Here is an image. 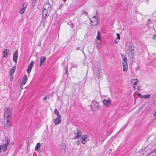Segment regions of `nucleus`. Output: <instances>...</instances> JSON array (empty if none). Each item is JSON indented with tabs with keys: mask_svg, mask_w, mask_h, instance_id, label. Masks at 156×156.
<instances>
[{
	"mask_svg": "<svg viewBox=\"0 0 156 156\" xmlns=\"http://www.w3.org/2000/svg\"><path fill=\"white\" fill-rule=\"evenodd\" d=\"M9 53V49H6L3 51V57L4 58H6L8 56V54Z\"/></svg>",
	"mask_w": 156,
	"mask_h": 156,
	"instance_id": "obj_14",
	"label": "nucleus"
},
{
	"mask_svg": "<svg viewBox=\"0 0 156 156\" xmlns=\"http://www.w3.org/2000/svg\"><path fill=\"white\" fill-rule=\"evenodd\" d=\"M153 115H154V116H155V115H156V111H155L154 112V114H153Z\"/></svg>",
	"mask_w": 156,
	"mask_h": 156,
	"instance_id": "obj_42",
	"label": "nucleus"
},
{
	"mask_svg": "<svg viewBox=\"0 0 156 156\" xmlns=\"http://www.w3.org/2000/svg\"><path fill=\"white\" fill-rule=\"evenodd\" d=\"M97 13H98V12H97V11H96V15L97 14Z\"/></svg>",
	"mask_w": 156,
	"mask_h": 156,
	"instance_id": "obj_47",
	"label": "nucleus"
},
{
	"mask_svg": "<svg viewBox=\"0 0 156 156\" xmlns=\"http://www.w3.org/2000/svg\"><path fill=\"white\" fill-rule=\"evenodd\" d=\"M27 3H24L23 5L22 8H23L24 9H25V10L27 7Z\"/></svg>",
	"mask_w": 156,
	"mask_h": 156,
	"instance_id": "obj_26",
	"label": "nucleus"
},
{
	"mask_svg": "<svg viewBox=\"0 0 156 156\" xmlns=\"http://www.w3.org/2000/svg\"><path fill=\"white\" fill-rule=\"evenodd\" d=\"M87 135H83L81 136V140H85V139L87 138Z\"/></svg>",
	"mask_w": 156,
	"mask_h": 156,
	"instance_id": "obj_22",
	"label": "nucleus"
},
{
	"mask_svg": "<svg viewBox=\"0 0 156 156\" xmlns=\"http://www.w3.org/2000/svg\"><path fill=\"white\" fill-rule=\"evenodd\" d=\"M136 80V81H135L133 83V87L134 88H135V87L134 86L135 85H136L137 84V83L138 82V79H132L131 80V82H132L133 81V80Z\"/></svg>",
	"mask_w": 156,
	"mask_h": 156,
	"instance_id": "obj_21",
	"label": "nucleus"
},
{
	"mask_svg": "<svg viewBox=\"0 0 156 156\" xmlns=\"http://www.w3.org/2000/svg\"><path fill=\"white\" fill-rule=\"evenodd\" d=\"M64 1H66L67 0H63Z\"/></svg>",
	"mask_w": 156,
	"mask_h": 156,
	"instance_id": "obj_50",
	"label": "nucleus"
},
{
	"mask_svg": "<svg viewBox=\"0 0 156 156\" xmlns=\"http://www.w3.org/2000/svg\"><path fill=\"white\" fill-rule=\"evenodd\" d=\"M116 35L117 36V38L118 39H120V35L119 34H116Z\"/></svg>",
	"mask_w": 156,
	"mask_h": 156,
	"instance_id": "obj_34",
	"label": "nucleus"
},
{
	"mask_svg": "<svg viewBox=\"0 0 156 156\" xmlns=\"http://www.w3.org/2000/svg\"><path fill=\"white\" fill-rule=\"evenodd\" d=\"M39 0H33V6H34L36 5L37 2H38Z\"/></svg>",
	"mask_w": 156,
	"mask_h": 156,
	"instance_id": "obj_27",
	"label": "nucleus"
},
{
	"mask_svg": "<svg viewBox=\"0 0 156 156\" xmlns=\"http://www.w3.org/2000/svg\"><path fill=\"white\" fill-rule=\"evenodd\" d=\"M103 104L106 107H108L109 105L111 104V101L110 100H107L106 99H104L103 101Z\"/></svg>",
	"mask_w": 156,
	"mask_h": 156,
	"instance_id": "obj_12",
	"label": "nucleus"
},
{
	"mask_svg": "<svg viewBox=\"0 0 156 156\" xmlns=\"http://www.w3.org/2000/svg\"><path fill=\"white\" fill-rule=\"evenodd\" d=\"M121 56L122 58L123 70L124 71H126L128 69L126 57V55L122 53L121 54Z\"/></svg>",
	"mask_w": 156,
	"mask_h": 156,
	"instance_id": "obj_2",
	"label": "nucleus"
},
{
	"mask_svg": "<svg viewBox=\"0 0 156 156\" xmlns=\"http://www.w3.org/2000/svg\"><path fill=\"white\" fill-rule=\"evenodd\" d=\"M137 90H138L139 91H140V87H138V88Z\"/></svg>",
	"mask_w": 156,
	"mask_h": 156,
	"instance_id": "obj_41",
	"label": "nucleus"
},
{
	"mask_svg": "<svg viewBox=\"0 0 156 156\" xmlns=\"http://www.w3.org/2000/svg\"><path fill=\"white\" fill-rule=\"evenodd\" d=\"M16 68V67L15 66H13L12 68L10 70V73L9 75L10 76H12L11 74L13 73H14V72Z\"/></svg>",
	"mask_w": 156,
	"mask_h": 156,
	"instance_id": "obj_17",
	"label": "nucleus"
},
{
	"mask_svg": "<svg viewBox=\"0 0 156 156\" xmlns=\"http://www.w3.org/2000/svg\"><path fill=\"white\" fill-rule=\"evenodd\" d=\"M115 43H116V44L117 43V42L116 41H115Z\"/></svg>",
	"mask_w": 156,
	"mask_h": 156,
	"instance_id": "obj_49",
	"label": "nucleus"
},
{
	"mask_svg": "<svg viewBox=\"0 0 156 156\" xmlns=\"http://www.w3.org/2000/svg\"><path fill=\"white\" fill-rule=\"evenodd\" d=\"M68 66H66V68H65L66 73V74L67 73V71L68 70Z\"/></svg>",
	"mask_w": 156,
	"mask_h": 156,
	"instance_id": "obj_36",
	"label": "nucleus"
},
{
	"mask_svg": "<svg viewBox=\"0 0 156 156\" xmlns=\"http://www.w3.org/2000/svg\"><path fill=\"white\" fill-rule=\"evenodd\" d=\"M25 10L23 8H22L20 10V13L21 14H23L24 13V11H25Z\"/></svg>",
	"mask_w": 156,
	"mask_h": 156,
	"instance_id": "obj_24",
	"label": "nucleus"
},
{
	"mask_svg": "<svg viewBox=\"0 0 156 156\" xmlns=\"http://www.w3.org/2000/svg\"><path fill=\"white\" fill-rule=\"evenodd\" d=\"M27 80V77L26 75H24L23 77V80L21 83L22 84H25Z\"/></svg>",
	"mask_w": 156,
	"mask_h": 156,
	"instance_id": "obj_16",
	"label": "nucleus"
},
{
	"mask_svg": "<svg viewBox=\"0 0 156 156\" xmlns=\"http://www.w3.org/2000/svg\"><path fill=\"white\" fill-rule=\"evenodd\" d=\"M81 143L83 144H84L86 142V141L85 140H81Z\"/></svg>",
	"mask_w": 156,
	"mask_h": 156,
	"instance_id": "obj_31",
	"label": "nucleus"
},
{
	"mask_svg": "<svg viewBox=\"0 0 156 156\" xmlns=\"http://www.w3.org/2000/svg\"><path fill=\"white\" fill-rule=\"evenodd\" d=\"M152 38L153 39H154L155 41H156V34H154Z\"/></svg>",
	"mask_w": 156,
	"mask_h": 156,
	"instance_id": "obj_32",
	"label": "nucleus"
},
{
	"mask_svg": "<svg viewBox=\"0 0 156 156\" xmlns=\"http://www.w3.org/2000/svg\"><path fill=\"white\" fill-rule=\"evenodd\" d=\"M44 10L51 11V5L48 3H46L43 6Z\"/></svg>",
	"mask_w": 156,
	"mask_h": 156,
	"instance_id": "obj_9",
	"label": "nucleus"
},
{
	"mask_svg": "<svg viewBox=\"0 0 156 156\" xmlns=\"http://www.w3.org/2000/svg\"><path fill=\"white\" fill-rule=\"evenodd\" d=\"M152 152L156 156V149L154 151H152Z\"/></svg>",
	"mask_w": 156,
	"mask_h": 156,
	"instance_id": "obj_37",
	"label": "nucleus"
},
{
	"mask_svg": "<svg viewBox=\"0 0 156 156\" xmlns=\"http://www.w3.org/2000/svg\"><path fill=\"white\" fill-rule=\"evenodd\" d=\"M150 20H150V19H147V21H148V22H149L150 21Z\"/></svg>",
	"mask_w": 156,
	"mask_h": 156,
	"instance_id": "obj_45",
	"label": "nucleus"
},
{
	"mask_svg": "<svg viewBox=\"0 0 156 156\" xmlns=\"http://www.w3.org/2000/svg\"><path fill=\"white\" fill-rule=\"evenodd\" d=\"M99 104L94 101H92L91 105V110L93 112H95L98 109Z\"/></svg>",
	"mask_w": 156,
	"mask_h": 156,
	"instance_id": "obj_5",
	"label": "nucleus"
},
{
	"mask_svg": "<svg viewBox=\"0 0 156 156\" xmlns=\"http://www.w3.org/2000/svg\"><path fill=\"white\" fill-rule=\"evenodd\" d=\"M41 146V144L40 143H37L36 145V146L35 147V150H37Z\"/></svg>",
	"mask_w": 156,
	"mask_h": 156,
	"instance_id": "obj_25",
	"label": "nucleus"
},
{
	"mask_svg": "<svg viewBox=\"0 0 156 156\" xmlns=\"http://www.w3.org/2000/svg\"><path fill=\"white\" fill-rule=\"evenodd\" d=\"M9 143L10 140L7 137H5L2 145L3 147V151L4 152H5L7 151V147Z\"/></svg>",
	"mask_w": 156,
	"mask_h": 156,
	"instance_id": "obj_3",
	"label": "nucleus"
},
{
	"mask_svg": "<svg viewBox=\"0 0 156 156\" xmlns=\"http://www.w3.org/2000/svg\"><path fill=\"white\" fill-rule=\"evenodd\" d=\"M11 122L10 121V119L4 118L3 122L4 127L6 129H9L11 126Z\"/></svg>",
	"mask_w": 156,
	"mask_h": 156,
	"instance_id": "obj_4",
	"label": "nucleus"
},
{
	"mask_svg": "<svg viewBox=\"0 0 156 156\" xmlns=\"http://www.w3.org/2000/svg\"><path fill=\"white\" fill-rule=\"evenodd\" d=\"M80 48L79 47H77L76 48V49L79 50Z\"/></svg>",
	"mask_w": 156,
	"mask_h": 156,
	"instance_id": "obj_43",
	"label": "nucleus"
},
{
	"mask_svg": "<svg viewBox=\"0 0 156 156\" xmlns=\"http://www.w3.org/2000/svg\"><path fill=\"white\" fill-rule=\"evenodd\" d=\"M5 113L4 117V118H9L10 119V116L11 115V112L10 111L9 108L6 107L5 109Z\"/></svg>",
	"mask_w": 156,
	"mask_h": 156,
	"instance_id": "obj_6",
	"label": "nucleus"
},
{
	"mask_svg": "<svg viewBox=\"0 0 156 156\" xmlns=\"http://www.w3.org/2000/svg\"><path fill=\"white\" fill-rule=\"evenodd\" d=\"M76 143L77 145H79L80 144V141L79 140H78L76 141Z\"/></svg>",
	"mask_w": 156,
	"mask_h": 156,
	"instance_id": "obj_38",
	"label": "nucleus"
},
{
	"mask_svg": "<svg viewBox=\"0 0 156 156\" xmlns=\"http://www.w3.org/2000/svg\"><path fill=\"white\" fill-rule=\"evenodd\" d=\"M18 51L17 50H16L14 53L13 55V60L16 63L17 62L18 57Z\"/></svg>",
	"mask_w": 156,
	"mask_h": 156,
	"instance_id": "obj_10",
	"label": "nucleus"
},
{
	"mask_svg": "<svg viewBox=\"0 0 156 156\" xmlns=\"http://www.w3.org/2000/svg\"><path fill=\"white\" fill-rule=\"evenodd\" d=\"M139 69V67H137L135 69V70L136 71H137Z\"/></svg>",
	"mask_w": 156,
	"mask_h": 156,
	"instance_id": "obj_40",
	"label": "nucleus"
},
{
	"mask_svg": "<svg viewBox=\"0 0 156 156\" xmlns=\"http://www.w3.org/2000/svg\"><path fill=\"white\" fill-rule=\"evenodd\" d=\"M82 13L83 15H84L87 16L88 14V13H87V12L85 10H83L82 11Z\"/></svg>",
	"mask_w": 156,
	"mask_h": 156,
	"instance_id": "obj_28",
	"label": "nucleus"
},
{
	"mask_svg": "<svg viewBox=\"0 0 156 156\" xmlns=\"http://www.w3.org/2000/svg\"><path fill=\"white\" fill-rule=\"evenodd\" d=\"M46 59V58L45 56H42L41 57L40 59V64L39 66L41 67L42 64H43Z\"/></svg>",
	"mask_w": 156,
	"mask_h": 156,
	"instance_id": "obj_15",
	"label": "nucleus"
},
{
	"mask_svg": "<svg viewBox=\"0 0 156 156\" xmlns=\"http://www.w3.org/2000/svg\"><path fill=\"white\" fill-rule=\"evenodd\" d=\"M90 23H93L91 24L93 26H95V25H97V24H98V21L97 20H95V21H92L90 19Z\"/></svg>",
	"mask_w": 156,
	"mask_h": 156,
	"instance_id": "obj_18",
	"label": "nucleus"
},
{
	"mask_svg": "<svg viewBox=\"0 0 156 156\" xmlns=\"http://www.w3.org/2000/svg\"><path fill=\"white\" fill-rule=\"evenodd\" d=\"M24 84H22V83H21L20 84V87L21 89V90H22L23 89V86L24 85Z\"/></svg>",
	"mask_w": 156,
	"mask_h": 156,
	"instance_id": "obj_33",
	"label": "nucleus"
},
{
	"mask_svg": "<svg viewBox=\"0 0 156 156\" xmlns=\"http://www.w3.org/2000/svg\"><path fill=\"white\" fill-rule=\"evenodd\" d=\"M34 63V62L33 61H31L30 64L28 66V67L32 69Z\"/></svg>",
	"mask_w": 156,
	"mask_h": 156,
	"instance_id": "obj_23",
	"label": "nucleus"
},
{
	"mask_svg": "<svg viewBox=\"0 0 156 156\" xmlns=\"http://www.w3.org/2000/svg\"><path fill=\"white\" fill-rule=\"evenodd\" d=\"M47 99V98L46 97H44L43 98V100L44 101V100H46V99Z\"/></svg>",
	"mask_w": 156,
	"mask_h": 156,
	"instance_id": "obj_39",
	"label": "nucleus"
},
{
	"mask_svg": "<svg viewBox=\"0 0 156 156\" xmlns=\"http://www.w3.org/2000/svg\"><path fill=\"white\" fill-rule=\"evenodd\" d=\"M96 15L93 16V18H94L95 19L96 18Z\"/></svg>",
	"mask_w": 156,
	"mask_h": 156,
	"instance_id": "obj_44",
	"label": "nucleus"
},
{
	"mask_svg": "<svg viewBox=\"0 0 156 156\" xmlns=\"http://www.w3.org/2000/svg\"><path fill=\"white\" fill-rule=\"evenodd\" d=\"M96 39L100 41V42L101 43V37H100V34L99 31L98 32V35L96 37Z\"/></svg>",
	"mask_w": 156,
	"mask_h": 156,
	"instance_id": "obj_20",
	"label": "nucleus"
},
{
	"mask_svg": "<svg viewBox=\"0 0 156 156\" xmlns=\"http://www.w3.org/2000/svg\"><path fill=\"white\" fill-rule=\"evenodd\" d=\"M71 27L72 28H73V25H72V26Z\"/></svg>",
	"mask_w": 156,
	"mask_h": 156,
	"instance_id": "obj_48",
	"label": "nucleus"
},
{
	"mask_svg": "<svg viewBox=\"0 0 156 156\" xmlns=\"http://www.w3.org/2000/svg\"><path fill=\"white\" fill-rule=\"evenodd\" d=\"M31 68L28 67V68H27V72L28 73H29L31 71Z\"/></svg>",
	"mask_w": 156,
	"mask_h": 156,
	"instance_id": "obj_29",
	"label": "nucleus"
},
{
	"mask_svg": "<svg viewBox=\"0 0 156 156\" xmlns=\"http://www.w3.org/2000/svg\"><path fill=\"white\" fill-rule=\"evenodd\" d=\"M76 131V132L75 131H74V134L75 135V136L73 138V139H78L81 136L82 134V133L79 128H77Z\"/></svg>",
	"mask_w": 156,
	"mask_h": 156,
	"instance_id": "obj_7",
	"label": "nucleus"
},
{
	"mask_svg": "<svg viewBox=\"0 0 156 156\" xmlns=\"http://www.w3.org/2000/svg\"><path fill=\"white\" fill-rule=\"evenodd\" d=\"M126 52L128 56L131 58H133L134 56V50L132 48L131 43L127 42L126 45Z\"/></svg>",
	"mask_w": 156,
	"mask_h": 156,
	"instance_id": "obj_1",
	"label": "nucleus"
},
{
	"mask_svg": "<svg viewBox=\"0 0 156 156\" xmlns=\"http://www.w3.org/2000/svg\"><path fill=\"white\" fill-rule=\"evenodd\" d=\"M54 113L57 115V117H61L57 109H55L54 111Z\"/></svg>",
	"mask_w": 156,
	"mask_h": 156,
	"instance_id": "obj_19",
	"label": "nucleus"
},
{
	"mask_svg": "<svg viewBox=\"0 0 156 156\" xmlns=\"http://www.w3.org/2000/svg\"><path fill=\"white\" fill-rule=\"evenodd\" d=\"M61 117H57L56 118L54 119L53 122L55 125L59 124L61 122Z\"/></svg>",
	"mask_w": 156,
	"mask_h": 156,
	"instance_id": "obj_11",
	"label": "nucleus"
},
{
	"mask_svg": "<svg viewBox=\"0 0 156 156\" xmlns=\"http://www.w3.org/2000/svg\"><path fill=\"white\" fill-rule=\"evenodd\" d=\"M2 148L3 149L2 146V145H0V153L2 151Z\"/></svg>",
	"mask_w": 156,
	"mask_h": 156,
	"instance_id": "obj_35",
	"label": "nucleus"
},
{
	"mask_svg": "<svg viewBox=\"0 0 156 156\" xmlns=\"http://www.w3.org/2000/svg\"><path fill=\"white\" fill-rule=\"evenodd\" d=\"M138 96L141 98H144L147 99L149 98L150 95L149 94H148L145 95H142L141 94L139 93L137 94Z\"/></svg>",
	"mask_w": 156,
	"mask_h": 156,
	"instance_id": "obj_13",
	"label": "nucleus"
},
{
	"mask_svg": "<svg viewBox=\"0 0 156 156\" xmlns=\"http://www.w3.org/2000/svg\"><path fill=\"white\" fill-rule=\"evenodd\" d=\"M147 156H156L152 152L148 154Z\"/></svg>",
	"mask_w": 156,
	"mask_h": 156,
	"instance_id": "obj_30",
	"label": "nucleus"
},
{
	"mask_svg": "<svg viewBox=\"0 0 156 156\" xmlns=\"http://www.w3.org/2000/svg\"><path fill=\"white\" fill-rule=\"evenodd\" d=\"M51 11L43 10L42 13V18L45 19L48 16Z\"/></svg>",
	"mask_w": 156,
	"mask_h": 156,
	"instance_id": "obj_8",
	"label": "nucleus"
},
{
	"mask_svg": "<svg viewBox=\"0 0 156 156\" xmlns=\"http://www.w3.org/2000/svg\"><path fill=\"white\" fill-rule=\"evenodd\" d=\"M65 148H66V146H65V145H64V152H65V151H66Z\"/></svg>",
	"mask_w": 156,
	"mask_h": 156,
	"instance_id": "obj_46",
	"label": "nucleus"
}]
</instances>
